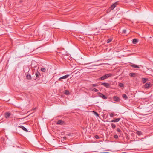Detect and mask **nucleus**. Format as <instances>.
<instances>
[{
    "instance_id": "1",
    "label": "nucleus",
    "mask_w": 153,
    "mask_h": 153,
    "mask_svg": "<svg viewBox=\"0 0 153 153\" xmlns=\"http://www.w3.org/2000/svg\"><path fill=\"white\" fill-rule=\"evenodd\" d=\"M112 76V74L111 73L107 74L102 76L99 78L98 79L99 80H102L105 79L108 77H110Z\"/></svg>"
},
{
    "instance_id": "2",
    "label": "nucleus",
    "mask_w": 153,
    "mask_h": 153,
    "mask_svg": "<svg viewBox=\"0 0 153 153\" xmlns=\"http://www.w3.org/2000/svg\"><path fill=\"white\" fill-rule=\"evenodd\" d=\"M96 96H97L98 97H100L104 99H107L105 95L102 94L100 92H98L96 94Z\"/></svg>"
},
{
    "instance_id": "3",
    "label": "nucleus",
    "mask_w": 153,
    "mask_h": 153,
    "mask_svg": "<svg viewBox=\"0 0 153 153\" xmlns=\"http://www.w3.org/2000/svg\"><path fill=\"white\" fill-rule=\"evenodd\" d=\"M101 85L107 88H109L110 86V85L109 83L106 82L102 83Z\"/></svg>"
},
{
    "instance_id": "4",
    "label": "nucleus",
    "mask_w": 153,
    "mask_h": 153,
    "mask_svg": "<svg viewBox=\"0 0 153 153\" xmlns=\"http://www.w3.org/2000/svg\"><path fill=\"white\" fill-rule=\"evenodd\" d=\"M117 2H115L111 5L110 8V10H113L117 5Z\"/></svg>"
},
{
    "instance_id": "5",
    "label": "nucleus",
    "mask_w": 153,
    "mask_h": 153,
    "mask_svg": "<svg viewBox=\"0 0 153 153\" xmlns=\"http://www.w3.org/2000/svg\"><path fill=\"white\" fill-rule=\"evenodd\" d=\"M18 127L21 128V129H22V130H23L24 131H25L26 132L28 131V130L26 129V128H25V127H24L23 126L21 125V126H18Z\"/></svg>"
},
{
    "instance_id": "6",
    "label": "nucleus",
    "mask_w": 153,
    "mask_h": 153,
    "mask_svg": "<svg viewBox=\"0 0 153 153\" xmlns=\"http://www.w3.org/2000/svg\"><path fill=\"white\" fill-rule=\"evenodd\" d=\"M69 76V75L67 74L66 75H65L64 76H63L62 77H61L59 78V80H60L62 79H64L67 78L68 76Z\"/></svg>"
},
{
    "instance_id": "7",
    "label": "nucleus",
    "mask_w": 153,
    "mask_h": 153,
    "mask_svg": "<svg viewBox=\"0 0 153 153\" xmlns=\"http://www.w3.org/2000/svg\"><path fill=\"white\" fill-rule=\"evenodd\" d=\"M10 115L11 113L9 112H7L4 114L5 117L6 118H8Z\"/></svg>"
},
{
    "instance_id": "8",
    "label": "nucleus",
    "mask_w": 153,
    "mask_h": 153,
    "mask_svg": "<svg viewBox=\"0 0 153 153\" xmlns=\"http://www.w3.org/2000/svg\"><path fill=\"white\" fill-rule=\"evenodd\" d=\"M56 123L57 124L62 125L64 124V122L61 120H59Z\"/></svg>"
},
{
    "instance_id": "9",
    "label": "nucleus",
    "mask_w": 153,
    "mask_h": 153,
    "mask_svg": "<svg viewBox=\"0 0 153 153\" xmlns=\"http://www.w3.org/2000/svg\"><path fill=\"white\" fill-rule=\"evenodd\" d=\"M31 76L30 74L29 73L27 74L26 76V78L28 80H31Z\"/></svg>"
},
{
    "instance_id": "10",
    "label": "nucleus",
    "mask_w": 153,
    "mask_h": 153,
    "mask_svg": "<svg viewBox=\"0 0 153 153\" xmlns=\"http://www.w3.org/2000/svg\"><path fill=\"white\" fill-rule=\"evenodd\" d=\"M151 87L150 83H146L144 85V87L146 88H148Z\"/></svg>"
},
{
    "instance_id": "11",
    "label": "nucleus",
    "mask_w": 153,
    "mask_h": 153,
    "mask_svg": "<svg viewBox=\"0 0 153 153\" xmlns=\"http://www.w3.org/2000/svg\"><path fill=\"white\" fill-rule=\"evenodd\" d=\"M129 33V32H127V31L125 29L123 30L122 33L124 35H126Z\"/></svg>"
},
{
    "instance_id": "12",
    "label": "nucleus",
    "mask_w": 153,
    "mask_h": 153,
    "mask_svg": "<svg viewBox=\"0 0 153 153\" xmlns=\"http://www.w3.org/2000/svg\"><path fill=\"white\" fill-rule=\"evenodd\" d=\"M120 120V118H117L115 119L112 120L111 121V122H117L119 121Z\"/></svg>"
},
{
    "instance_id": "13",
    "label": "nucleus",
    "mask_w": 153,
    "mask_h": 153,
    "mask_svg": "<svg viewBox=\"0 0 153 153\" xmlns=\"http://www.w3.org/2000/svg\"><path fill=\"white\" fill-rule=\"evenodd\" d=\"M113 99L114 101H119V98L117 96H114Z\"/></svg>"
},
{
    "instance_id": "14",
    "label": "nucleus",
    "mask_w": 153,
    "mask_h": 153,
    "mask_svg": "<svg viewBox=\"0 0 153 153\" xmlns=\"http://www.w3.org/2000/svg\"><path fill=\"white\" fill-rule=\"evenodd\" d=\"M138 39H133L132 41V43H133V44H137L138 41Z\"/></svg>"
},
{
    "instance_id": "15",
    "label": "nucleus",
    "mask_w": 153,
    "mask_h": 153,
    "mask_svg": "<svg viewBox=\"0 0 153 153\" xmlns=\"http://www.w3.org/2000/svg\"><path fill=\"white\" fill-rule=\"evenodd\" d=\"M35 75L36 76V77H38L39 76H41V75H40V73L38 71H37L36 72Z\"/></svg>"
},
{
    "instance_id": "16",
    "label": "nucleus",
    "mask_w": 153,
    "mask_h": 153,
    "mask_svg": "<svg viewBox=\"0 0 153 153\" xmlns=\"http://www.w3.org/2000/svg\"><path fill=\"white\" fill-rule=\"evenodd\" d=\"M136 74L134 73H131L129 74V75L131 76L135 77V76Z\"/></svg>"
},
{
    "instance_id": "17",
    "label": "nucleus",
    "mask_w": 153,
    "mask_h": 153,
    "mask_svg": "<svg viewBox=\"0 0 153 153\" xmlns=\"http://www.w3.org/2000/svg\"><path fill=\"white\" fill-rule=\"evenodd\" d=\"M148 80V79L144 78L142 79V82L143 83H145Z\"/></svg>"
},
{
    "instance_id": "18",
    "label": "nucleus",
    "mask_w": 153,
    "mask_h": 153,
    "mask_svg": "<svg viewBox=\"0 0 153 153\" xmlns=\"http://www.w3.org/2000/svg\"><path fill=\"white\" fill-rule=\"evenodd\" d=\"M131 66L132 67L134 68H139V67L137 65H134V64L131 65Z\"/></svg>"
},
{
    "instance_id": "19",
    "label": "nucleus",
    "mask_w": 153,
    "mask_h": 153,
    "mask_svg": "<svg viewBox=\"0 0 153 153\" xmlns=\"http://www.w3.org/2000/svg\"><path fill=\"white\" fill-rule=\"evenodd\" d=\"M122 96L123 97V98L125 100H126L128 99V97L125 94H123L122 95Z\"/></svg>"
},
{
    "instance_id": "20",
    "label": "nucleus",
    "mask_w": 153,
    "mask_h": 153,
    "mask_svg": "<svg viewBox=\"0 0 153 153\" xmlns=\"http://www.w3.org/2000/svg\"><path fill=\"white\" fill-rule=\"evenodd\" d=\"M41 70L42 72H45L46 71V69L44 68H42Z\"/></svg>"
},
{
    "instance_id": "21",
    "label": "nucleus",
    "mask_w": 153,
    "mask_h": 153,
    "mask_svg": "<svg viewBox=\"0 0 153 153\" xmlns=\"http://www.w3.org/2000/svg\"><path fill=\"white\" fill-rule=\"evenodd\" d=\"M137 134L140 136V135H141L142 134V132L140 131H137Z\"/></svg>"
},
{
    "instance_id": "22",
    "label": "nucleus",
    "mask_w": 153,
    "mask_h": 153,
    "mask_svg": "<svg viewBox=\"0 0 153 153\" xmlns=\"http://www.w3.org/2000/svg\"><path fill=\"white\" fill-rule=\"evenodd\" d=\"M65 94L66 95H68L69 94V91L68 90H65Z\"/></svg>"
},
{
    "instance_id": "23",
    "label": "nucleus",
    "mask_w": 153,
    "mask_h": 153,
    "mask_svg": "<svg viewBox=\"0 0 153 153\" xmlns=\"http://www.w3.org/2000/svg\"><path fill=\"white\" fill-rule=\"evenodd\" d=\"M118 85L120 87H122L124 86V84L122 83H120Z\"/></svg>"
},
{
    "instance_id": "24",
    "label": "nucleus",
    "mask_w": 153,
    "mask_h": 153,
    "mask_svg": "<svg viewBox=\"0 0 153 153\" xmlns=\"http://www.w3.org/2000/svg\"><path fill=\"white\" fill-rule=\"evenodd\" d=\"M111 125L113 128L114 129L116 127V125L114 124L113 123H111Z\"/></svg>"
},
{
    "instance_id": "25",
    "label": "nucleus",
    "mask_w": 153,
    "mask_h": 153,
    "mask_svg": "<svg viewBox=\"0 0 153 153\" xmlns=\"http://www.w3.org/2000/svg\"><path fill=\"white\" fill-rule=\"evenodd\" d=\"M112 39H108L107 40V43H109L110 42L112 41Z\"/></svg>"
},
{
    "instance_id": "26",
    "label": "nucleus",
    "mask_w": 153,
    "mask_h": 153,
    "mask_svg": "<svg viewBox=\"0 0 153 153\" xmlns=\"http://www.w3.org/2000/svg\"><path fill=\"white\" fill-rule=\"evenodd\" d=\"M117 132H120L121 131V130L119 128H117Z\"/></svg>"
},
{
    "instance_id": "27",
    "label": "nucleus",
    "mask_w": 153,
    "mask_h": 153,
    "mask_svg": "<svg viewBox=\"0 0 153 153\" xmlns=\"http://www.w3.org/2000/svg\"><path fill=\"white\" fill-rule=\"evenodd\" d=\"M114 137L115 139H117L118 138V137L117 135H114Z\"/></svg>"
},
{
    "instance_id": "28",
    "label": "nucleus",
    "mask_w": 153,
    "mask_h": 153,
    "mask_svg": "<svg viewBox=\"0 0 153 153\" xmlns=\"http://www.w3.org/2000/svg\"><path fill=\"white\" fill-rule=\"evenodd\" d=\"M110 116L111 117H112L114 116V114L113 113H111L110 114Z\"/></svg>"
},
{
    "instance_id": "29",
    "label": "nucleus",
    "mask_w": 153,
    "mask_h": 153,
    "mask_svg": "<svg viewBox=\"0 0 153 153\" xmlns=\"http://www.w3.org/2000/svg\"><path fill=\"white\" fill-rule=\"evenodd\" d=\"M92 90L96 92V88H91Z\"/></svg>"
},
{
    "instance_id": "30",
    "label": "nucleus",
    "mask_w": 153,
    "mask_h": 153,
    "mask_svg": "<svg viewBox=\"0 0 153 153\" xmlns=\"http://www.w3.org/2000/svg\"><path fill=\"white\" fill-rule=\"evenodd\" d=\"M96 117L98 118L97 117H99V114L98 113L96 112Z\"/></svg>"
},
{
    "instance_id": "31",
    "label": "nucleus",
    "mask_w": 153,
    "mask_h": 153,
    "mask_svg": "<svg viewBox=\"0 0 153 153\" xmlns=\"http://www.w3.org/2000/svg\"><path fill=\"white\" fill-rule=\"evenodd\" d=\"M99 138V137L97 135H96V139H98Z\"/></svg>"
},
{
    "instance_id": "32",
    "label": "nucleus",
    "mask_w": 153,
    "mask_h": 153,
    "mask_svg": "<svg viewBox=\"0 0 153 153\" xmlns=\"http://www.w3.org/2000/svg\"><path fill=\"white\" fill-rule=\"evenodd\" d=\"M93 112H94V114L95 115H96V112H95V111H93Z\"/></svg>"
},
{
    "instance_id": "33",
    "label": "nucleus",
    "mask_w": 153,
    "mask_h": 153,
    "mask_svg": "<svg viewBox=\"0 0 153 153\" xmlns=\"http://www.w3.org/2000/svg\"><path fill=\"white\" fill-rule=\"evenodd\" d=\"M49 35H50V36L49 37H50L51 36V33H49Z\"/></svg>"
},
{
    "instance_id": "34",
    "label": "nucleus",
    "mask_w": 153,
    "mask_h": 153,
    "mask_svg": "<svg viewBox=\"0 0 153 153\" xmlns=\"http://www.w3.org/2000/svg\"><path fill=\"white\" fill-rule=\"evenodd\" d=\"M63 138H64V139H66V137H63Z\"/></svg>"
},
{
    "instance_id": "35",
    "label": "nucleus",
    "mask_w": 153,
    "mask_h": 153,
    "mask_svg": "<svg viewBox=\"0 0 153 153\" xmlns=\"http://www.w3.org/2000/svg\"><path fill=\"white\" fill-rule=\"evenodd\" d=\"M45 37H47V36H46V35L45 34Z\"/></svg>"
},
{
    "instance_id": "36",
    "label": "nucleus",
    "mask_w": 153,
    "mask_h": 153,
    "mask_svg": "<svg viewBox=\"0 0 153 153\" xmlns=\"http://www.w3.org/2000/svg\"><path fill=\"white\" fill-rule=\"evenodd\" d=\"M96 92L97 91H98V90L96 89Z\"/></svg>"
},
{
    "instance_id": "37",
    "label": "nucleus",
    "mask_w": 153,
    "mask_h": 153,
    "mask_svg": "<svg viewBox=\"0 0 153 153\" xmlns=\"http://www.w3.org/2000/svg\"><path fill=\"white\" fill-rule=\"evenodd\" d=\"M94 137H96V135H95L94 136Z\"/></svg>"
},
{
    "instance_id": "38",
    "label": "nucleus",
    "mask_w": 153,
    "mask_h": 153,
    "mask_svg": "<svg viewBox=\"0 0 153 153\" xmlns=\"http://www.w3.org/2000/svg\"><path fill=\"white\" fill-rule=\"evenodd\" d=\"M142 38H145L144 37H142Z\"/></svg>"
},
{
    "instance_id": "39",
    "label": "nucleus",
    "mask_w": 153,
    "mask_h": 153,
    "mask_svg": "<svg viewBox=\"0 0 153 153\" xmlns=\"http://www.w3.org/2000/svg\"><path fill=\"white\" fill-rule=\"evenodd\" d=\"M152 38V37H149V38Z\"/></svg>"
}]
</instances>
